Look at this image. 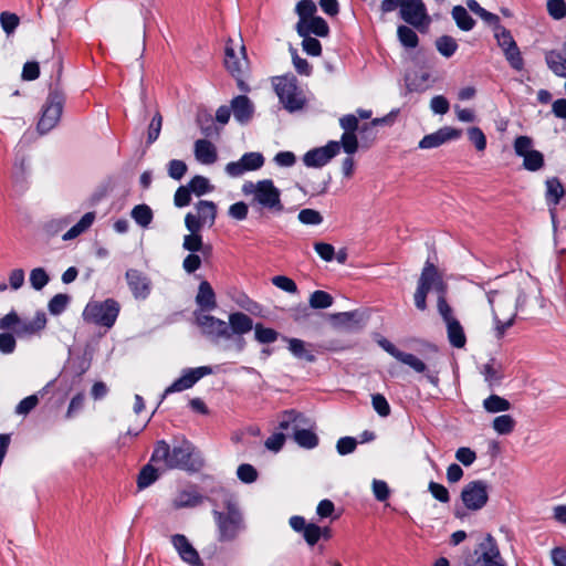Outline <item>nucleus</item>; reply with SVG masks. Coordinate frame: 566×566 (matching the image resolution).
<instances>
[{"label":"nucleus","instance_id":"obj_55","mask_svg":"<svg viewBox=\"0 0 566 566\" xmlns=\"http://www.w3.org/2000/svg\"><path fill=\"white\" fill-rule=\"evenodd\" d=\"M494 38L496 39L497 45L502 49L503 52L510 50L511 48L517 46L511 32L506 28H502L495 32Z\"/></svg>","mask_w":566,"mask_h":566},{"label":"nucleus","instance_id":"obj_8","mask_svg":"<svg viewBox=\"0 0 566 566\" xmlns=\"http://www.w3.org/2000/svg\"><path fill=\"white\" fill-rule=\"evenodd\" d=\"M120 311L119 303L114 298L105 301H90L84 311L83 319L98 326L111 328L114 326Z\"/></svg>","mask_w":566,"mask_h":566},{"label":"nucleus","instance_id":"obj_43","mask_svg":"<svg viewBox=\"0 0 566 566\" xmlns=\"http://www.w3.org/2000/svg\"><path fill=\"white\" fill-rule=\"evenodd\" d=\"M438 52L444 57H451L458 50L455 39L450 35H442L436 40Z\"/></svg>","mask_w":566,"mask_h":566},{"label":"nucleus","instance_id":"obj_27","mask_svg":"<svg viewBox=\"0 0 566 566\" xmlns=\"http://www.w3.org/2000/svg\"><path fill=\"white\" fill-rule=\"evenodd\" d=\"M205 496L195 488H188L179 491L172 500L175 509L196 507L202 504Z\"/></svg>","mask_w":566,"mask_h":566},{"label":"nucleus","instance_id":"obj_18","mask_svg":"<svg viewBox=\"0 0 566 566\" xmlns=\"http://www.w3.org/2000/svg\"><path fill=\"white\" fill-rule=\"evenodd\" d=\"M264 156L259 151L245 153L237 161H231L226 165V172L230 177L237 178L248 171H254L263 167Z\"/></svg>","mask_w":566,"mask_h":566},{"label":"nucleus","instance_id":"obj_49","mask_svg":"<svg viewBox=\"0 0 566 566\" xmlns=\"http://www.w3.org/2000/svg\"><path fill=\"white\" fill-rule=\"evenodd\" d=\"M297 220L305 226H318L323 222V216L315 209L306 208L298 212Z\"/></svg>","mask_w":566,"mask_h":566},{"label":"nucleus","instance_id":"obj_36","mask_svg":"<svg viewBox=\"0 0 566 566\" xmlns=\"http://www.w3.org/2000/svg\"><path fill=\"white\" fill-rule=\"evenodd\" d=\"M483 408L489 413L506 412L511 409V402L499 395H490L483 400Z\"/></svg>","mask_w":566,"mask_h":566},{"label":"nucleus","instance_id":"obj_11","mask_svg":"<svg viewBox=\"0 0 566 566\" xmlns=\"http://www.w3.org/2000/svg\"><path fill=\"white\" fill-rule=\"evenodd\" d=\"M515 155L523 158V168L528 171H538L544 167V155L534 149V142L528 136H518L514 144Z\"/></svg>","mask_w":566,"mask_h":566},{"label":"nucleus","instance_id":"obj_33","mask_svg":"<svg viewBox=\"0 0 566 566\" xmlns=\"http://www.w3.org/2000/svg\"><path fill=\"white\" fill-rule=\"evenodd\" d=\"M446 327L450 345L454 348H463L467 344V336L461 323L455 318L446 323Z\"/></svg>","mask_w":566,"mask_h":566},{"label":"nucleus","instance_id":"obj_21","mask_svg":"<svg viewBox=\"0 0 566 566\" xmlns=\"http://www.w3.org/2000/svg\"><path fill=\"white\" fill-rule=\"evenodd\" d=\"M170 541L182 562L189 566H203L199 553L185 535L175 534Z\"/></svg>","mask_w":566,"mask_h":566},{"label":"nucleus","instance_id":"obj_41","mask_svg":"<svg viewBox=\"0 0 566 566\" xmlns=\"http://www.w3.org/2000/svg\"><path fill=\"white\" fill-rule=\"evenodd\" d=\"M130 217L142 228H148L153 221L154 213L149 206L142 203L132 209Z\"/></svg>","mask_w":566,"mask_h":566},{"label":"nucleus","instance_id":"obj_40","mask_svg":"<svg viewBox=\"0 0 566 566\" xmlns=\"http://www.w3.org/2000/svg\"><path fill=\"white\" fill-rule=\"evenodd\" d=\"M516 426L515 419L507 413L497 416L492 421V429L500 436L511 434Z\"/></svg>","mask_w":566,"mask_h":566},{"label":"nucleus","instance_id":"obj_2","mask_svg":"<svg viewBox=\"0 0 566 566\" xmlns=\"http://www.w3.org/2000/svg\"><path fill=\"white\" fill-rule=\"evenodd\" d=\"M488 301L492 308L494 334L501 339L514 325L518 310L525 305V295L518 290L491 291Z\"/></svg>","mask_w":566,"mask_h":566},{"label":"nucleus","instance_id":"obj_12","mask_svg":"<svg viewBox=\"0 0 566 566\" xmlns=\"http://www.w3.org/2000/svg\"><path fill=\"white\" fill-rule=\"evenodd\" d=\"M63 103V97L60 94H49L36 126L40 134H46L57 125L62 115Z\"/></svg>","mask_w":566,"mask_h":566},{"label":"nucleus","instance_id":"obj_50","mask_svg":"<svg viewBox=\"0 0 566 566\" xmlns=\"http://www.w3.org/2000/svg\"><path fill=\"white\" fill-rule=\"evenodd\" d=\"M332 304L333 297L325 291L317 290L310 296V305L313 308H327Z\"/></svg>","mask_w":566,"mask_h":566},{"label":"nucleus","instance_id":"obj_7","mask_svg":"<svg viewBox=\"0 0 566 566\" xmlns=\"http://www.w3.org/2000/svg\"><path fill=\"white\" fill-rule=\"evenodd\" d=\"M273 85L280 102L290 113L301 111L305 106L306 97L295 76H279L274 78Z\"/></svg>","mask_w":566,"mask_h":566},{"label":"nucleus","instance_id":"obj_1","mask_svg":"<svg viewBox=\"0 0 566 566\" xmlns=\"http://www.w3.org/2000/svg\"><path fill=\"white\" fill-rule=\"evenodd\" d=\"M151 461L166 470L179 469L188 472H197L203 465L199 452L188 440H182L174 447H170L165 440L158 441L151 454Z\"/></svg>","mask_w":566,"mask_h":566},{"label":"nucleus","instance_id":"obj_56","mask_svg":"<svg viewBox=\"0 0 566 566\" xmlns=\"http://www.w3.org/2000/svg\"><path fill=\"white\" fill-rule=\"evenodd\" d=\"M339 143V149L343 148L347 155H353L358 149V140L356 134L347 132L342 135Z\"/></svg>","mask_w":566,"mask_h":566},{"label":"nucleus","instance_id":"obj_35","mask_svg":"<svg viewBox=\"0 0 566 566\" xmlns=\"http://www.w3.org/2000/svg\"><path fill=\"white\" fill-rule=\"evenodd\" d=\"M196 301L202 308L213 310L216 307V295L209 282L202 281L199 284Z\"/></svg>","mask_w":566,"mask_h":566},{"label":"nucleus","instance_id":"obj_16","mask_svg":"<svg viewBox=\"0 0 566 566\" xmlns=\"http://www.w3.org/2000/svg\"><path fill=\"white\" fill-rule=\"evenodd\" d=\"M461 500L470 511H479L489 500L488 483L482 480L469 482L461 491Z\"/></svg>","mask_w":566,"mask_h":566},{"label":"nucleus","instance_id":"obj_23","mask_svg":"<svg viewBox=\"0 0 566 566\" xmlns=\"http://www.w3.org/2000/svg\"><path fill=\"white\" fill-rule=\"evenodd\" d=\"M295 29L298 35L326 38L329 34L327 22L318 15L305 21H297Z\"/></svg>","mask_w":566,"mask_h":566},{"label":"nucleus","instance_id":"obj_15","mask_svg":"<svg viewBox=\"0 0 566 566\" xmlns=\"http://www.w3.org/2000/svg\"><path fill=\"white\" fill-rule=\"evenodd\" d=\"M224 65L235 78L241 77L243 72L247 70L248 61L245 56V46L242 40L233 41L230 39L227 42L224 50Z\"/></svg>","mask_w":566,"mask_h":566},{"label":"nucleus","instance_id":"obj_45","mask_svg":"<svg viewBox=\"0 0 566 566\" xmlns=\"http://www.w3.org/2000/svg\"><path fill=\"white\" fill-rule=\"evenodd\" d=\"M254 337L260 344H272L279 338V333L270 327H264L262 324H255Z\"/></svg>","mask_w":566,"mask_h":566},{"label":"nucleus","instance_id":"obj_53","mask_svg":"<svg viewBox=\"0 0 566 566\" xmlns=\"http://www.w3.org/2000/svg\"><path fill=\"white\" fill-rule=\"evenodd\" d=\"M397 360L409 366L416 373H426L427 371L426 364L420 358H418L417 356H415L412 354L402 352Z\"/></svg>","mask_w":566,"mask_h":566},{"label":"nucleus","instance_id":"obj_17","mask_svg":"<svg viewBox=\"0 0 566 566\" xmlns=\"http://www.w3.org/2000/svg\"><path fill=\"white\" fill-rule=\"evenodd\" d=\"M211 374H213V369L210 366H200L196 368L184 369L181 376L165 389L164 397L172 392H179L189 389L198 380Z\"/></svg>","mask_w":566,"mask_h":566},{"label":"nucleus","instance_id":"obj_59","mask_svg":"<svg viewBox=\"0 0 566 566\" xmlns=\"http://www.w3.org/2000/svg\"><path fill=\"white\" fill-rule=\"evenodd\" d=\"M547 12L554 20H562L566 17V2L564 0H548Z\"/></svg>","mask_w":566,"mask_h":566},{"label":"nucleus","instance_id":"obj_19","mask_svg":"<svg viewBox=\"0 0 566 566\" xmlns=\"http://www.w3.org/2000/svg\"><path fill=\"white\" fill-rule=\"evenodd\" d=\"M338 153L339 143L332 140L323 147H317L305 153L303 156V163L306 167L319 168L325 166Z\"/></svg>","mask_w":566,"mask_h":566},{"label":"nucleus","instance_id":"obj_46","mask_svg":"<svg viewBox=\"0 0 566 566\" xmlns=\"http://www.w3.org/2000/svg\"><path fill=\"white\" fill-rule=\"evenodd\" d=\"M188 186L197 196H202L209 193L213 190V186L210 184L209 179L203 176H195L189 182Z\"/></svg>","mask_w":566,"mask_h":566},{"label":"nucleus","instance_id":"obj_48","mask_svg":"<svg viewBox=\"0 0 566 566\" xmlns=\"http://www.w3.org/2000/svg\"><path fill=\"white\" fill-rule=\"evenodd\" d=\"M158 479L157 469L150 464L145 465L138 474L137 485L140 490L148 488Z\"/></svg>","mask_w":566,"mask_h":566},{"label":"nucleus","instance_id":"obj_3","mask_svg":"<svg viewBox=\"0 0 566 566\" xmlns=\"http://www.w3.org/2000/svg\"><path fill=\"white\" fill-rule=\"evenodd\" d=\"M281 430L292 431L294 441L302 448L314 449L318 444L315 421L296 410H286L280 416Z\"/></svg>","mask_w":566,"mask_h":566},{"label":"nucleus","instance_id":"obj_26","mask_svg":"<svg viewBox=\"0 0 566 566\" xmlns=\"http://www.w3.org/2000/svg\"><path fill=\"white\" fill-rule=\"evenodd\" d=\"M545 61L556 76L566 77V43L559 49L547 52Z\"/></svg>","mask_w":566,"mask_h":566},{"label":"nucleus","instance_id":"obj_44","mask_svg":"<svg viewBox=\"0 0 566 566\" xmlns=\"http://www.w3.org/2000/svg\"><path fill=\"white\" fill-rule=\"evenodd\" d=\"M397 36L400 43L407 49H415L418 45L419 39L417 33L407 25L398 27Z\"/></svg>","mask_w":566,"mask_h":566},{"label":"nucleus","instance_id":"obj_42","mask_svg":"<svg viewBox=\"0 0 566 566\" xmlns=\"http://www.w3.org/2000/svg\"><path fill=\"white\" fill-rule=\"evenodd\" d=\"M357 312H340L331 315L334 326L343 328H353L358 325Z\"/></svg>","mask_w":566,"mask_h":566},{"label":"nucleus","instance_id":"obj_25","mask_svg":"<svg viewBox=\"0 0 566 566\" xmlns=\"http://www.w3.org/2000/svg\"><path fill=\"white\" fill-rule=\"evenodd\" d=\"M231 112L237 122L247 124L252 118L254 107L248 96L239 95L231 101Z\"/></svg>","mask_w":566,"mask_h":566},{"label":"nucleus","instance_id":"obj_5","mask_svg":"<svg viewBox=\"0 0 566 566\" xmlns=\"http://www.w3.org/2000/svg\"><path fill=\"white\" fill-rule=\"evenodd\" d=\"M46 315L38 311L33 317H21L11 311L0 318V329L12 331L20 339H29L41 334L46 326Z\"/></svg>","mask_w":566,"mask_h":566},{"label":"nucleus","instance_id":"obj_58","mask_svg":"<svg viewBox=\"0 0 566 566\" xmlns=\"http://www.w3.org/2000/svg\"><path fill=\"white\" fill-rule=\"evenodd\" d=\"M302 40V49L303 51L312 56H319L322 53V45L321 42L308 35H300Z\"/></svg>","mask_w":566,"mask_h":566},{"label":"nucleus","instance_id":"obj_63","mask_svg":"<svg viewBox=\"0 0 566 566\" xmlns=\"http://www.w3.org/2000/svg\"><path fill=\"white\" fill-rule=\"evenodd\" d=\"M39 403V397L36 395H31L23 398L15 407V413L27 416L31 410H33Z\"/></svg>","mask_w":566,"mask_h":566},{"label":"nucleus","instance_id":"obj_34","mask_svg":"<svg viewBox=\"0 0 566 566\" xmlns=\"http://www.w3.org/2000/svg\"><path fill=\"white\" fill-rule=\"evenodd\" d=\"M73 221L74 216L72 213L55 217L44 223L43 230L48 235L54 237L66 229Z\"/></svg>","mask_w":566,"mask_h":566},{"label":"nucleus","instance_id":"obj_60","mask_svg":"<svg viewBox=\"0 0 566 566\" xmlns=\"http://www.w3.org/2000/svg\"><path fill=\"white\" fill-rule=\"evenodd\" d=\"M19 18L17 14L4 11L0 14V24L3 31L9 35L13 33V31L19 25Z\"/></svg>","mask_w":566,"mask_h":566},{"label":"nucleus","instance_id":"obj_54","mask_svg":"<svg viewBox=\"0 0 566 566\" xmlns=\"http://www.w3.org/2000/svg\"><path fill=\"white\" fill-rule=\"evenodd\" d=\"M17 336L14 333L3 332L0 333V353L3 355H10L14 353L17 348Z\"/></svg>","mask_w":566,"mask_h":566},{"label":"nucleus","instance_id":"obj_32","mask_svg":"<svg viewBox=\"0 0 566 566\" xmlns=\"http://www.w3.org/2000/svg\"><path fill=\"white\" fill-rule=\"evenodd\" d=\"M95 219L96 213L94 211L86 212L74 226L63 233L62 240L71 241L76 239L92 227Z\"/></svg>","mask_w":566,"mask_h":566},{"label":"nucleus","instance_id":"obj_31","mask_svg":"<svg viewBox=\"0 0 566 566\" xmlns=\"http://www.w3.org/2000/svg\"><path fill=\"white\" fill-rule=\"evenodd\" d=\"M284 340L287 343V348L295 358L303 359L308 363H313L315 360V355L313 354L311 349L312 346L310 344L300 338L284 337Z\"/></svg>","mask_w":566,"mask_h":566},{"label":"nucleus","instance_id":"obj_39","mask_svg":"<svg viewBox=\"0 0 566 566\" xmlns=\"http://www.w3.org/2000/svg\"><path fill=\"white\" fill-rule=\"evenodd\" d=\"M564 195L565 188L557 178L546 180V201L548 205H558Z\"/></svg>","mask_w":566,"mask_h":566},{"label":"nucleus","instance_id":"obj_52","mask_svg":"<svg viewBox=\"0 0 566 566\" xmlns=\"http://www.w3.org/2000/svg\"><path fill=\"white\" fill-rule=\"evenodd\" d=\"M49 275L42 268H35L30 272V284L36 291L42 290L49 283Z\"/></svg>","mask_w":566,"mask_h":566},{"label":"nucleus","instance_id":"obj_6","mask_svg":"<svg viewBox=\"0 0 566 566\" xmlns=\"http://www.w3.org/2000/svg\"><path fill=\"white\" fill-rule=\"evenodd\" d=\"M446 290L447 285L437 268L432 263L426 262L415 293L416 307L420 311H424L427 308V294L430 291L434 292L437 295L446 294Z\"/></svg>","mask_w":566,"mask_h":566},{"label":"nucleus","instance_id":"obj_9","mask_svg":"<svg viewBox=\"0 0 566 566\" xmlns=\"http://www.w3.org/2000/svg\"><path fill=\"white\" fill-rule=\"evenodd\" d=\"M212 514L220 542H231L244 531L243 516L234 505H229L227 512L213 510Z\"/></svg>","mask_w":566,"mask_h":566},{"label":"nucleus","instance_id":"obj_10","mask_svg":"<svg viewBox=\"0 0 566 566\" xmlns=\"http://www.w3.org/2000/svg\"><path fill=\"white\" fill-rule=\"evenodd\" d=\"M217 205L210 200H200L193 211L185 216V227L188 231H201L205 228H212L217 219Z\"/></svg>","mask_w":566,"mask_h":566},{"label":"nucleus","instance_id":"obj_24","mask_svg":"<svg viewBox=\"0 0 566 566\" xmlns=\"http://www.w3.org/2000/svg\"><path fill=\"white\" fill-rule=\"evenodd\" d=\"M128 286L136 298H146L150 292V282L146 275L135 269L126 272Z\"/></svg>","mask_w":566,"mask_h":566},{"label":"nucleus","instance_id":"obj_61","mask_svg":"<svg viewBox=\"0 0 566 566\" xmlns=\"http://www.w3.org/2000/svg\"><path fill=\"white\" fill-rule=\"evenodd\" d=\"M271 281L274 286L286 293L295 294L297 292L296 283L289 276L276 275Z\"/></svg>","mask_w":566,"mask_h":566},{"label":"nucleus","instance_id":"obj_51","mask_svg":"<svg viewBox=\"0 0 566 566\" xmlns=\"http://www.w3.org/2000/svg\"><path fill=\"white\" fill-rule=\"evenodd\" d=\"M503 54L513 70L522 71L524 69V59L518 46L511 48L503 52Z\"/></svg>","mask_w":566,"mask_h":566},{"label":"nucleus","instance_id":"obj_29","mask_svg":"<svg viewBox=\"0 0 566 566\" xmlns=\"http://www.w3.org/2000/svg\"><path fill=\"white\" fill-rule=\"evenodd\" d=\"M193 153L196 159L203 165H211L218 158L216 146L208 139H198L195 143Z\"/></svg>","mask_w":566,"mask_h":566},{"label":"nucleus","instance_id":"obj_14","mask_svg":"<svg viewBox=\"0 0 566 566\" xmlns=\"http://www.w3.org/2000/svg\"><path fill=\"white\" fill-rule=\"evenodd\" d=\"M474 566H506L495 538L486 534L474 551Z\"/></svg>","mask_w":566,"mask_h":566},{"label":"nucleus","instance_id":"obj_37","mask_svg":"<svg viewBox=\"0 0 566 566\" xmlns=\"http://www.w3.org/2000/svg\"><path fill=\"white\" fill-rule=\"evenodd\" d=\"M481 374L491 387L499 385L503 378L501 365L493 359L481 367Z\"/></svg>","mask_w":566,"mask_h":566},{"label":"nucleus","instance_id":"obj_22","mask_svg":"<svg viewBox=\"0 0 566 566\" xmlns=\"http://www.w3.org/2000/svg\"><path fill=\"white\" fill-rule=\"evenodd\" d=\"M197 323L207 335L227 339L231 338L228 324L220 318L211 315H199L197 316Z\"/></svg>","mask_w":566,"mask_h":566},{"label":"nucleus","instance_id":"obj_13","mask_svg":"<svg viewBox=\"0 0 566 566\" xmlns=\"http://www.w3.org/2000/svg\"><path fill=\"white\" fill-rule=\"evenodd\" d=\"M400 18L418 30L427 29L431 22L422 0H402Z\"/></svg>","mask_w":566,"mask_h":566},{"label":"nucleus","instance_id":"obj_28","mask_svg":"<svg viewBox=\"0 0 566 566\" xmlns=\"http://www.w3.org/2000/svg\"><path fill=\"white\" fill-rule=\"evenodd\" d=\"M231 336L232 335H244L251 332L254 327L252 318L242 313V312H235L231 313L229 315V323H228Z\"/></svg>","mask_w":566,"mask_h":566},{"label":"nucleus","instance_id":"obj_62","mask_svg":"<svg viewBox=\"0 0 566 566\" xmlns=\"http://www.w3.org/2000/svg\"><path fill=\"white\" fill-rule=\"evenodd\" d=\"M69 297L65 294H56L49 302V311L53 315H59L66 308Z\"/></svg>","mask_w":566,"mask_h":566},{"label":"nucleus","instance_id":"obj_4","mask_svg":"<svg viewBox=\"0 0 566 566\" xmlns=\"http://www.w3.org/2000/svg\"><path fill=\"white\" fill-rule=\"evenodd\" d=\"M241 191L247 197H252V205H256L262 209L281 213L284 206L281 200V191L275 187L273 180L262 179L258 181H245Z\"/></svg>","mask_w":566,"mask_h":566},{"label":"nucleus","instance_id":"obj_47","mask_svg":"<svg viewBox=\"0 0 566 566\" xmlns=\"http://www.w3.org/2000/svg\"><path fill=\"white\" fill-rule=\"evenodd\" d=\"M295 12L298 15V21H305L316 17L317 7L312 0H301L295 7Z\"/></svg>","mask_w":566,"mask_h":566},{"label":"nucleus","instance_id":"obj_38","mask_svg":"<svg viewBox=\"0 0 566 566\" xmlns=\"http://www.w3.org/2000/svg\"><path fill=\"white\" fill-rule=\"evenodd\" d=\"M452 18L455 21L457 27L462 31H471L475 21L469 14L468 10L462 6H454L451 11Z\"/></svg>","mask_w":566,"mask_h":566},{"label":"nucleus","instance_id":"obj_57","mask_svg":"<svg viewBox=\"0 0 566 566\" xmlns=\"http://www.w3.org/2000/svg\"><path fill=\"white\" fill-rule=\"evenodd\" d=\"M467 133L470 142L475 146L478 151H483L486 148V137L481 128L473 126L470 127Z\"/></svg>","mask_w":566,"mask_h":566},{"label":"nucleus","instance_id":"obj_64","mask_svg":"<svg viewBox=\"0 0 566 566\" xmlns=\"http://www.w3.org/2000/svg\"><path fill=\"white\" fill-rule=\"evenodd\" d=\"M187 172V165L179 159H172L168 164V175L175 180H180Z\"/></svg>","mask_w":566,"mask_h":566},{"label":"nucleus","instance_id":"obj_30","mask_svg":"<svg viewBox=\"0 0 566 566\" xmlns=\"http://www.w3.org/2000/svg\"><path fill=\"white\" fill-rule=\"evenodd\" d=\"M182 249L189 253L209 254L211 251L210 244H205L201 235V231H189L188 234L184 235Z\"/></svg>","mask_w":566,"mask_h":566},{"label":"nucleus","instance_id":"obj_20","mask_svg":"<svg viewBox=\"0 0 566 566\" xmlns=\"http://www.w3.org/2000/svg\"><path fill=\"white\" fill-rule=\"evenodd\" d=\"M462 130L451 127V126H443L436 130L434 133L426 135L418 144V147L420 149H432L440 147L441 145L451 142L457 140L461 137Z\"/></svg>","mask_w":566,"mask_h":566}]
</instances>
